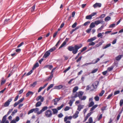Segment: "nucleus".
<instances>
[{"instance_id": "f8f14e48", "label": "nucleus", "mask_w": 123, "mask_h": 123, "mask_svg": "<svg viewBox=\"0 0 123 123\" xmlns=\"http://www.w3.org/2000/svg\"><path fill=\"white\" fill-rule=\"evenodd\" d=\"M97 38L96 37H94L92 38H90V39H88L87 42H90L93 41L95 40H96L97 39Z\"/></svg>"}, {"instance_id": "680f3d73", "label": "nucleus", "mask_w": 123, "mask_h": 123, "mask_svg": "<svg viewBox=\"0 0 123 123\" xmlns=\"http://www.w3.org/2000/svg\"><path fill=\"white\" fill-rule=\"evenodd\" d=\"M6 82V80H1V85H2L4 84Z\"/></svg>"}, {"instance_id": "4d7b16f0", "label": "nucleus", "mask_w": 123, "mask_h": 123, "mask_svg": "<svg viewBox=\"0 0 123 123\" xmlns=\"http://www.w3.org/2000/svg\"><path fill=\"white\" fill-rule=\"evenodd\" d=\"M42 97V96L41 95L39 96H38V97H37L36 98V100L37 101H39L40 99H41V97Z\"/></svg>"}, {"instance_id": "0eeeda50", "label": "nucleus", "mask_w": 123, "mask_h": 123, "mask_svg": "<svg viewBox=\"0 0 123 123\" xmlns=\"http://www.w3.org/2000/svg\"><path fill=\"white\" fill-rule=\"evenodd\" d=\"M79 113V111H76L73 116L72 117L74 119H75L77 118L78 117V114Z\"/></svg>"}, {"instance_id": "2eb2a0df", "label": "nucleus", "mask_w": 123, "mask_h": 123, "mask_svg": "<svg viewBox=\"0 0 123 123\" xmlns=\"http://www.w3.org/2000/svg\"><path fill=\"white\" fill-rule=\"evenodd\" d=\"M53 74H51L48 77L47 79L45 80V81H49L51 80L53 77Z\"/></svg>"}, {"instance_id": "4be33fe9", "label": "nucleus", "mask_w": 123, "mask_h": 123, "mask_svg": "<svg viewBox=\"0 0 123 123\" xmlns=\"http://www.w3.org/2000/svg\"><path fill=\"white\" fill-rule=\"evenodd\" d=\"M78 89V87L77 86L75 87L73 89V92L74 93Z\"/></svg>"}, {"instance_id": "dca6fc26", "label": "nucleus", "mask_w": 123, "mask_h": 123, "mask_svg": "<svg viewBox=\"0 0 123 123\" xmlns=\"http://www.w3.org/2000/svg\"><path fill=\"white\" fill-rule=\"evenodd\" d=\"M72 116H70L69 117L66 116L64 118V121L65 122L68 119H71L72 118Z\"/></svg>"}, {"instance_id": "423d86ee", "label": "nucleus", "mask_w": 123, "mask_h": 123, "mask_svg": "<svg viewBox=\"0 0 123 123\" xmlns=\"http://www.w3.org/2000/svg\"><path fill=\"white\" fill-rule=\"evenodd\" d=\"M101 4L100 3H96L94 4L93 6L94 8H95L97 7H100L101 6Z\"/></svg>"}, {"instance_id": "c9c22d12", "label": "nucleus", "mask_w": 123, "mask_h": 123, "mask_svg": "<svg viewBox=\"0 0 123 123\" xmlns=\"http://www.w3.org/2000/svg\"><path fill=\"white\" fill-rule=\"evenodd\" d=\"M33 110H34V113H36L39 112V109L38 108H36L33 109Z\"/></svg>"}, {"instance_id": "f257e3e1", "label": "nucleus", "mask_w": 123, "mask_h": 123, "mask_svg": "<svg viewBox=\"0 0 123 123\" xmlns=\"http://www.w3.org/2000/svg\"><path fill=\"white\" fill-rule=\"evenodd\" d=\"M82 46V44H80L78 45H75L74 47L72 46H69L67 49L70 51H72V53L75 54L77 53L78 49L81 48Z\"/></svg>"}, {"instance_id": "de8ad7c7", "label": "nucleus", "mask_w": 123, "mask_h": 123, "mask_svg": "<svg viewBox=\"0 0 123 123\" xmlns=\"http://www.w3.org/2000/svg\"><path fill=\"white\" fill-rule=\"evenodd\" d=\"M90 42L89 44V46H93L95 44V43L94 42H92V41Z\"/></svg>"}, {"instance_id": "a878e982", "label": "nucleus", "mask_w": 123, "mask_h": 123, "mask_svg": "<svg viewBox=\"0 0 123 123\" xmlns=\"http://www.w3.org/2000/svg\"><path fill=\"white\" fill-rule=\"evenodd\" d=\"M95 24L94 22L92 23L89 26V27L92 29V28H94L95 26Z\"/></svg>"}, {"instance_id": "4c0bfd02", "label": "nucleus", "mask_w": 123, "mask_h": 123, "mask_svg": "<svg viewBox=\"0 0 123 123\" xmlns=\"http://www.w3.org/2000/svg\"><path fill=\"white\" fill-rule=\"evenodd\" d=\"M86 98V96H84L82 97V96L81 97V98H80V99L81 100H85Z\"/></svg>"}, {"instance_id": "bf43d9fd", "label": "nucleus", "mask_w": 123, "mask_h": 123, "mask_svg": "<svg viewBox=\"0 0 123 123\" xmlns=\"http://www.w3.org/2000/svg\"><path fill=\"white\" fill-rule=\"evenodd\" d=\"M87 47H85L83 48L82 50H81V53L84 51L85 50L87 49Z\"/></svg>"}, {"instance_id": "393cba45", "label": "nucleus", "mask_w": 123, "mask_h": 123, "mask_svg": "<svg viewBox=\"0 0 123 123\" xmlns=\"http://www.w3.org/2000/svg\"><path fill=\"white\" fill-rule=\"evenodd\" d=\"M34 92L31 91H29L26 94V97H28L30 95H33Z\"/></svg>"}, {"instance_id": "864d4df0", "label": "nucleus", "mask_w": 123, "mask_h": 123, "mask_svg": "<svg viewBox=\"0 0 123 123\" xmlns=\"http://www.w3.org/2000/svg\"><path fill=\"white\" fill-rule=\"evenodd\" d=\"M70 109V107L66 106L64 109V111H66L69 110Z\"/></svg>"}, {"instance_id": "39448f33", "label": "nucleus", "mask_w": 123, "mask_h": 123, "mask_svg": "<svg viewBox=\"0 0 123 123\" xmlns=\"http://www.w3.org/2000/svg\"><path fill=\"white\" fill-rule=\"evenodd\" d=\"M68 38H66L65 41L63 42V43L61 44V46L59 47V49H60L63 47L66 44V43L68 41Z\"/></svg>"}, {"instance_id": "1a4fd4ad", "label": "nucleus", "mask_w": 123, "mask_h": 123, "mask_svg": "<svg viewBox=\"0 0 123 123\" xmlns=\"http://www.w3.org/2000/svg\"><path fill=\"white\" fill-rule=\"evenodd\" d=\"M48 84V83H47L44 85L43 87H40L38 90V92H40L42 89L45 88L46 86Z\"/></svg>"}, {"instance_id": "603ef678", "label": "nucleus", "mask_w": 123, "mask_h": 123, "mask_svg": "<svg viewBox=\"0 0 123 123\" xmlns=\"http://www.w3.org/2000/svg\"><path fill=\"white\" fill-rule=\"evenodd\" d=\"M92 29L89 27V28L87 30H86V31L88 33H89L91 31Z\"/></svg>"}, {"instance_id": "69168bd1", "label": "nucleus", "mask_w": 123, "mask_h": 123, "mask_svg": "<svg viewBox=\"0 0 123 123\" xmlns=\"http://www.w3.org/2000/svg\"><path fill=\"white\" fill-rule=\"evenodd\" d=\"M95 100L96 101H98L99 100V98L98 96H96L94 98Z\"/></svg>"}, {"instance_id": "7ed1b4c3", "label": "nucleus", "mask_w": 123, "mask_h": 123, "mask_svg": "<svg viewBox=\"0 0 123 123\" xmlns=\"http://www.w3.org/2000/svg\"><path fill=\"white\" fill-rule=\"evenodd\" d=\"M48 108V107L47 106H44L43 107L42 109L41 110H40L39 111L37 112V114L38 115L40 114H41L42 113V112H43L47 110Z\"/></svg>"}, {"instance_id": "49530a36", "label": "nucleus", "mask_w": 123, "mask_h": 123, "mask_svg": "<svg viewBox=\"0 0 123 123\" xmlns=\"http://www.w3.org/2000/svg\"><path fill=\"white\" fill-rule=\"evenodd\" d=\"M116 24H113L110 25L109 27V28H112L114 27L115 26Z\"/></svg>"}, {"instance_id": "3c124183", "label": "nucleus", "mask_w": 123, "mask_h": 123, "mask_svg": "<svg viewBox=\"0 0 123 123\" xmlns=\"http://www.w3.org/2000/svg\"><path fill=\"white\" fill-rule=\"evenodd\" d=\"M34 111V110H33V109H31V110H30L29 111V112H28V115H29L30 114H31V113H32Z\"/></svg>"}, {"instance_id": "6e6552de", "label": "nucleus", "mask_w": 123, "mask_h": 123, "mask_svg": "<svg viewBox=\"0 0 123 123\" xmlns=\"http://www.w3.org/2000/svg\"><path fill=\"white\" fill-rule=\"evenodd\" d=\"M50 54V52L49 51H46L45 53L43 56V57L45 58H46Z\"/></svg>"}, {"instance_id": "a18cd8bd", "label": "nucleus", "mask_w": 123, "mask_h": 123, "mask_svg": "<svg viewBox=\"0 0 123 123\" xmlns=\"http://www.w3.org/2000/svg\"><path fill=\"white\" fill-rule=\"evenodd\" d=\"M103 35H102V33H98L97 35V37H100L101 38H102L103 37Z\"/></svg>"}, {"instance_id": "9b49d317", "label": "nucleus", "mask_w": 123, "mask_h": 123, "mask_svg": "<svg viewBox=\"0 0 123 123\" xmlns=\"http://www.w3.org/2000/svg\"><path fill=\"white\" fill-rule=\"evenodd\" d=\"M63 87V86L61 85H59L58 86H55L54 87L53 89H54L59 90L61 89Z\"/></svg>"}, {"instance_id": "20e7f679", "label": "nucleus", "mask_w": 123, "mask_h": 123, "mask_svg": "<svg viewBox=\"0 0 123 123\" xmlns=\"http://www.w3.org/2000/svg\"><path fill=\"white\" fill-rule=\"evenodd\" d=\"M12 100V99L10 98L4 104V106L5 107H6L8 106L10 103V102Z\"/></svg>"}, {"instance_id": "c85d7f7f", "label": "nucleus", "mask_w": 123, "mask_h": 123, "mask_svg": "<svg viewBox=\"0 0 123 123\" xmlns=\"http://www.w3.org/2000/svg\"><path fill=\"white\" fill-rule=\"evenodd\" d=\"M111 43H109L107 45H106L105 46H103L102 47V48L103 49H106L108 47L110 46L111 45Z\"/></svg>"}, {"instance_id": "aec40b11", "label": "nucleus", "mask_w": 123, "mask_h": 123, "mask_svg": "<svg viewBox=\"0 0 123 123\" xmlns=\"http://www.w3.org/2000/svg\"><path fill=\"white\" fill-rule=\"evenodd\" d=\"M51 110L53 111V114L54 115L57 114L58 112V110L56 109H51Z\"/></svg>"}, {"instance_id": "338daca9", "label": "nucleus", "mask_w": 123, "mask_h": 123, "mask_svg": "<svg viewBox=\"0 0 123 123\" xmlns=\"http://www.w3.org/2000/svg\"><path fill=\"white\" fill-rule=\"evenodd\" d=\"M120 91L119 90H118L115 91L114 93V95H116V94H118L120 93Z\"/></svg>"}, {"instance_id": "2f4dec72", "label": "nucleus", "mask_w": 123, "mask_h": 123, "mask_svg": "<svg viewBox=\"0 0 123 123\" xmlns=\"http://www.w3.org/2000/svg\"><path fill=\"white\" fill-rule=\"evenodd\" d=\"M54 85V84H51L50 86L48 87L47 89V91H49L51 88H52Z\"/></svg>"}, {"instance_id": "79ce46f5", "label": "nucleus", "mask_w": 123, "mask_h": 123, "mask_svg": "<svg viewBox=\"0 0 123 123\" xmlns=\"http://www.w3.org/2000/svg\"><path fill=\"white\" fill-rule=\"evenodd\" d=\"M78 97V92H76V93L74 94V96L72 97H71L72 98H76Z\"/></svg>"}, {"instance_id": "f3484780", "label": "nucleus", "mask_w": 123, "mask_h": 123, "mask_svg": "<svg viewBox=\"0 0 123 123\" xmlns=\"http://www.w3.org/2000/svg\"><path fill=\"white\" fill-rule=\"evenodd\" d=\"M75 100V99L74 98H72V99L69 101L68 104H69L70 106H71L73 103V102Z\"/></svg>"}, {"instance_id": "58836bf2", "label": "nucleus", "mask_w": 123, "mask_h": 123, "mask_svg": "<svg viewBox=\"0 0 123 123\" xmlns=\"http://www.w3.org/2000/svg\"><path fill=\"white\" fill-rule=\"evenodd\" d=\"M94 102L92 101H91L89 104V107H91L93 106V105H94Z\"/></svg>"}, {"instance_id": "5701e85b", "label": "nucleus", "mask_w": 123, "mask_h": 123, "mask_svg": "<svg viewBox=\"0 0 123 123\" xmlns=\"http://www.w3.org/2000/svg\"><path fill=\"white\" fill-rule=\"evenodd\" d=\"M100 59L99 58H98L96 60H94L92 61V64H94L97 63L100 60Z\"/></svg>"}, {"instance_id": "f03ea898", "label": "nucleus", "mask_w": 123, "mask_h": 123, "mask_svg": "<svg viewBox=\"0 0 123 123\" xmlns=\"http://www.w3.org/2000/svg\"><path fill=\"white\" fill-rule=\"evenodd\" d=\"M45 116L47 118L51 117L53 115V112L50 110H47L45 113Z\"/></svg>"}, {"instance_id": "37998d69", "label": "nucleus", "mask_w": 123, "mask_h": 123, "mask_svg": "<svg viewBox=\"0 0 123 123\" xmlns=\"http://www.w3.org/2000/svg\"><path fill=\"white\" fill-rule=\"evenodd\" d=\"M17 111V109H16L14 110L12 112L11 115L12 116H13L16 113Z\"/></svg>"}, {"instance_id": "b1692460", "label": "nucleus", "mask_w": 123, "mask_h": 123, "mask_svg": "<svg viewBox=\"0 0 123 123\" xmlns=\"http://www.w3.org/2000/svg\"><path fill=\"white\" fill-rule=\"evenodd\" d=\"M42 104V103L40 101H38L37 103L35 105V106L36 107H39L41 106Z\"/></svg>"}, {"instance_id": "bb28decb", "label": "nucleus", "mask_w": 123, "mask_h": 123, "mask_svg": "<svg viewBox=\"0 0 123 123\" xmlns=\"http://www.w3.org/2000/svg\"><path fill=\"white\" fill-rule=\"evenodd\" d=\"M56 48L54 46L52 48H51L49 51L50 52H52L53 51H55L56 49Z\"/></svg>"}, {"instance_id": "cd10ccee", "label": "nucleus", "mask_w": 123, "mask_h": 123, "mask_svg": "<svg viewBox=\"0 0 123 123\" xmlns=\"http://www.w3.org/2000/svg\"><path fill=\"white\" fill-rule=\"evenodd\" d=\"M39 64L38 62L36 63L34 65L32 68V70H34V69L39 66Z\"/></svg>"}, {"instance_id": "9d476101", "label": "nucleus", "mask_w": 123, "mask_h": 123, "mask_svg": "<svg viewBox=\"0 0 123 123\" xmlns=\"http://www.w3.org/2000/svg\"><path fill=\"white\" fill-rule=\"evenodd\" d=\"M84 106L83 105H78V108L77 109V110L79 111H80L82 109Z\"/></svg>"}, {"instance_id": "774afa93", "label": "nucleus", "mask_w": 123, "mask_h": 123, "mask_svg": "<svg viewBox=\"0 0 123 123\" xmlns=\"http://www.w3.org/2000/svg\"><path fill=\"white\" fill-rule=\"evenodd\" d=\"M32 69L29 72L26 74V75L28 76L31 74L33 72V70Z\"/></svg>"}, {"instance_id": "4468645a", "label": "nucleus", "mask_w": 123, "mask_h": 123, "mask_svg": "<svg viewBox=\"0 0 123 123\" xmlns=\"http://www.w3.org/2000/svg\"><path fill=\"white\" fill-rule=\"evenodd\" d=\"M7 115H5L3 117L1 122V123H4L6 121Z\"/></svg>"}, {"instance_id": "5fc2aeb1", "label": "nucleus", "mask_w": 123, "mask_h": 123, "mask_svg": "<svg viewBox=\"0 0 123 123\" xmlns=\"http://www.w3.org/2000/svg\"><path fill=\"white\" fill-rule=\"evenodd\" d=\"M98 70V69H97V68L95 69H94V70H93L92 71L91 73L92 74H93V73H95V72H97Z\"/></svg>"}, {"instance_id": "a19ab883", "label": "nucleus", "mask_w": 123, "mask_h": 123, "mask_svg": "<svg viewBox=\"0 0 123 123\" xmlns=\"http://www.w3.org/2000/svg\"><path fill=\"white\" fill-rule=\"evenodd\" d=\"M59 100V99H54V104L55 105H56L57 104V101H58Z\"/></svg>"}, {"instance_id": "a211bd4d", "label": "nucleus", "mask_w": 123, "mask_h": 123, "mask_svg": "<svg viewBox=\"0 0 123 123\" xmlns=\"http://www.w3.org/2000/svg\"><path fill=\"white\" fill-rule=\"evenodd\" d=\"M78 97L79 98H81V97L82 96L83 94V92L82 91H80L78 92Z\"/></svg>"}, {"instance_id": "c756f323", "label": "nucleus", "mask_w": 123, "mask_h": 123, "mask_svg": "<svg viewBox=\"0 0 123 123\" xmlns=\"http://www.w3.org/2000/svg\"><path fill=\"white\" fill-rule=\"evenodd\" d=\"M111 19V18L109 16H107L106 17L105 19V20L106 22L108 21Z\"/></svg>"}, {"instance_id": "0e129e2a", "label": "nucleus", "mask_w": 123, "mask_h": 123, "mask_svg": "<svg viewBox=\"0 0 123 123\" xmlns=\"http://www.w3.org/2000/svg\"><path fill=\"white\" fill-rule=\"evenodd\" d=\"M123 104V100L121 99L120 100V105L121 106H122Z\"/></svg>"}, {"instance_id": "7c9ffc66", "label": "nucleus", "mask_w": 123, "mask_h": 123, "mask_svg": "<svg viewBox=\"0 0 123 123\" xmlns=\"http://www.w3.org/2000/svg\"><path fill=\"white\" fill-rule=\"evenodd\" d=\"M45 67L48 68L49 69H51L53 68V66L52 65H47Z\"/></svg>"}, {"instance_id": "ea45409f", "label": "nucleus", "mask_w": 123, "mask_h": 123, "mask_svg": "<svg viewBox=\"0 0 123 123\" xmlns=\"http://www.w3.org/2000/svg\"><path fill=\"white\" fill-rule=\"evenodd\" d=\"M92 16L91 15H89L88 16H87L86 17V18L87 19H91L92 18Z\"/></svg>"}, {"instance_id": "72a5a7b5", "label": "nucleus", "mask_w": 123, "mask_h": 123, "mask_svg": "<svg viewBox=\"0 0 123 123\" xmlns=\"http://www.w3.org/2000/svg\"><path fill=\"white\" fill-rule=\"evenodd\" d=\"M37 84L36 82H35L33 83L32 84H31L30 85V86L32 87H34Z\"/></svg>"}, {"instance_id": "ddd939ff", "label": "nucleus", "mask_w": 123, "mask_h": 123, "mask_svg": "<svg viewBox=\"0 0 123 123\" xmlns=\"http://www.w3.org/2000/svg\"><path fill=\"white\" fill-rule=\"evenodd\" d=\"M103 21L101 20H98L95 21L94 23L95 25H97L99 24L102 23L103 22Z\"/></svg>"}, {"instance_id": "13d9d810", "label": "nucleus", "mask_w": 123, "mask_h": 123, "mask_svg": "<svg viewBox=\"0 0 123 123\" xmlns=\"http://www.w3.org/2000/svg\"><path fill=\"white\" fill-rule=\"evenodd\" d=\"M105 92V91L104 90H102V91L101 93L99 94V96H102L103 95V94Z\"/></svg>"}, {"instance_id": "052dcab7", "label": "nucleus", "mask_w": 123, "mask_h": 123, "mask_svg": "<svg viewBox=\"0 0 123 123\" xmlns=\"http://www.w3.org/2000/svg\"><path fill=\"white\" fill-rule=\"evenodd\" d=\"M24 98H21L20 100H19L18 102L19 103V104L22 102L24 100Z\"/></svg>"}, {"instance_id": "6ab92c4d", "label": "nucleus", "mask_w": 123, "mask_h": 123, "mask_svg": "<svg viewBox=\"0 0 123 123\" xmlns=\"http://www.w3.org/2000/svg\"><path fill=\"white\" fill-rule=\"evenodd\" d=\"M123 56L122 55H119L116 57V59L117 61H119L120 60Z\"/></svg>"}, {"instance_id": "8fccbe9b", "label": "nucleus", "mask_w": 123, "mask_h": 123, "mask_svg": "<svg viewBox=\"0 0 123 123\" xmlns=\"http://www.w3.org/2000/svg\"><path fill=\"white\" fill-rule=\"evenodd\" d=\"M35 5H34L31 8V10L32 12L35 9Z\"/></svg>"}, {"instance_id": "09e8293b", "label": "nucleus", "mask_w": 123, "mask_h": 123, "mask_svg": "<svg viewBox=\"0 0 123 123\" xmlns=\"http://www.w3.org/2000/svg\"><path fill=\"white\" fill-rule=\"evenodd\" d=\"M64 105L63 104H62V105L60 107H59L57 108V110H60L61 108H62L64 106Z\"/></svg>"}, {"instance_id": "e433bc0d", "label": "nucleus", "mask_w": 123, "mask_h": 123, "mask_svg": "<svg viewBox=\"0 0 123 123\" xmlns=\"http://www.w3.org/2000/svg\"><path fill=\"white\" fill-rule=\"evenodd\" d=\"M102 114H101L99 116H98L97 117L98 118V121H99L102 118Z\"/></svg>"}, {"instance_id": "6e6d98bb", "label": "nucleus", "mask_w": 123, "mask_h": 123, "mask_svg": "<svg viewBox=\"0 0 123 123\" xmlns=\"http://www.w3.org/2000/svg\"><path fill=\"white\" fill-rule=\"evenodd\" d=\"M92 64V62H90V63H86L84 64H83V66H88V65H90V64Z\"/></svg>"}, {"instance_id": "473e14b6", "label": "nucleus", "mask_w": 123, "mask_h": 123, "mask_svg": "<svg viewBox=\"0 0 123 123\" xmlns=\"http://www.w3.org/2000/svg\"><path fill=\"white\" fill-rule=\"evenodd\" d=\"M113 68V66H111L110 67H108V68L107 70L108 71H110L112 70Z\"/></svg>"}, {"instance_id": "c03bdc74", "label": "nucleus", "mask_w": 123, "mask_h": 123, "mask_svg": "<svg viewBox=\"0 0 123 123\" xmlns=\"http://www.w3.org/2000/svg\"><path fill=\"white\" fill-rule=\"evenodd\" d=\"M89 123H92V117H90L88 119Z\"/></svg>"}, {"instance_id": "e2e57ef3", "label": "nucleus", "mask_w": 123, "mask_h": 123, "mask_svg": "<svg viewBox=\"0 0 123 123\" xmlns=\"http://www.w3.org/2000/svg\"><path fill=\"white\" fill-rule=\"evenodd\" d=\"M77 25V23L76 22H75L72 26V27L73 28H74Z\"/></svg>"}, {"instance_id": "412c9836", "label": "nucleus", "mask_w": 123, "mask_h": 123, "mask_svg": "<svg viewBox=\"0 0 123 123\" xmlns=\"http://www.w3.org/2000/svg\"><path fill=\"white\" fill-rule=\"evenodd\" d=\"M93 88V89H94L95 88V87H94V86L92 84L91 86L90 87L88 85L86 86V90H89L90 88Z\"/></svg>"}, {"instance_id": "f704fd0d", "label": "nucleus", "mask_w": 123, "mask_h": 123, "mask_svg": "<svg viewBox=\"0 0 123 123\" xmlns=\"http://www.w3.org/2000/svg\"><path fill=\"white\" fill-rule=\"evenodd\" d=\"M98 105H95L93 106L90 109V111H92L94 110L97 107Z\"/></svg>"}]
</instances>
